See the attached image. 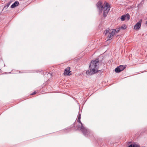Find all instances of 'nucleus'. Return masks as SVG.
Here are the masks:
<instances>
[{
  "instance_id": "nucleus-1",
  "label": "nucleus",
  "mask_w": 147,
  "mask_h": 147,
  "mask_svg": "<svg viewBox=\"0 0 147 147\" xmlns=\"http://www.w3.org/2000/svg\"><path fill=\"white\" fill-rule=\"evenodd\" d=\"M96 6L99 10V14L100 15L103 11V16L104 18L106 17L110 10V6L108 3L105 2L104 4L102 5V3L101 1H99L96 4Z\"/></svg>"
},
{
  "instance_id": "nucleus-2",
  "label": "nucleus",
  "mask_w": 147,
  "mask_h": 147,
  "mask_svg": "<svg viewBox=\"0 0 147 147\" xmlns=\"http://www.w3.org/2000/svg\"><path fill=\"white\" fill-rule=\"evenodd\" d=\"M99 63L98 59L92 60L89 67V69L86 71V74L91 75L97 72L98 71V65H99Z\"/></svg>"
},
{
  "instance_id": "nucleus-3",
  "label": "nucleus",
  "mask_w": 147,
  "mask_h": 147,
  "mask_svg": "<svg viewBox=\"0 0 147 147\" xmlns=\"http://www.w3.org/2000/svg\"><path fill=\"white\" fill-rule=\"evenodd\" d=\"M77 129L81 131L83 134L86 136L88 137L91 134L90 131L87 128L84 127V125H81L77 127Z\"/></svg>"
},
{
  "instance_id": "nucleus-4",
  "label": "nucleus",
  "mask_w": 147,
  "mask_h": 147,
  "mask_svg": "<svg viewBox=\"0 0 147 147\" xmlns=\"http://www.w3.org/2000/svg\"><path fill=\"white\" fill-rule=\"evenodd\" d=\"M126 67V65H120L115 69L116 72L119 73L123 70Z\"/></svg>"
},
{
  "instance_id": "nucleus-5",
  "label": "nucleus",
  "mask_w": 147,
  "mask_h": 147,
  "mask_svg": "<svg viewBox=\"0 0 147 147\" xmlns=\"http://www.w3.org/2000/svg\"><path fill=\"white\" fill-rule=\"evenodd\" d=\"M115 29H111L109 31V34L107 37L108 39L107 40V41L111 39L115 35Z\"/></svg>"
},
{
  "instance_id": "nucleus-6",
  "label": "nucleus",
  "mask_w": 147,
  "mask_h": 147,
  "mask_svg": "<svg viewBox=\"0 0 147 147\" xmlns=\"http://www.w3.org/2000/svg\"><path fill=\"white\" fill-rule=\"evenodd\" d=\"M70 67H67L65 69L63 73L64 75L66 76H70L71 74L70 73L71 71L70 70Z\"/></svg>"
},
{
  "instance_id": "nucleus-7",
  "label": "nucleus",
  "mask_w": 147,
  "mask_h": 147,
  "mask_svg": "<svg viewBox=\"0 0 147 147\" xmlns=\"http://www.w3.org/2000/svg\"><path fill=\"white\" fill-rule=\"evenodd\" d=\"M141 23L142 20H140L135 25L134 28L136 30L138 29L141 26Z\"/></svg>"
},
{
  "instance_id": "nucleus-8",
  "label": "nucleus",
  "mask_w": 147,
  "mask_h": 147,
  "mask_svg": "<svg viewBox=\"0 0 147 147\" xmlns=\"http://www.w3.org/2000/svg\"><path fill=\"white\" fill-rule=\"evenodd\" d=\"M81 118V115L79 114L78 115V119L77 120V122H78L79 124H78V126L77 127H78L79 125H80L81 126V125H83V124L80 121Z\"/></svg>"
},
{
  "instance_id": "nucleus-9",
  "label": "nucleus",
  "mask_w": 147,
  "mask_h": 147,
  "mask_svg": "<svg viewBox=\"0 0 147 147\" xmlns=\"http://www.w3.org/2000/svg\"><path fill=\"white\" fill-rule=\"evenodd\" d=\"M19 4V3L18 1H16L11 6V8H13L17 6H18Z\"/></svg>"
},
{
  "instance_id": "nucleus-10",
  "label": "nucleus",
  "mask_w": 147,
  "mask_h": 147,
  "mask_svg": "<svg viewBox=\"0 0 147 147\" xmlns=\"http://www.w3.org/2000/svg\"><path fill=\"white\" fill-rule=\"evenodd\" d=\"M140 146L139 145L137 144H131L129 145L128 147H140Z\"/></svg>"
},
{
  "instance_id": "nucleus-11",
  "label": "nucleus",
  "mask_w": 147,
  "mask_h": 147,
  "mask_svg": "<svg viewBox=\"0 0 147 147\" xmlns=\"http://www.w3.org/2000/svg\"><path fill=\"white\" fill-rule=\"evenodd\" d=\"M126 26L125 25H123L122 26H121L120 27H119L120 29H122L123 30L125 29L126 28Z\"/></svg>"
},
{
  "instance_id": "nucleus-12",
  "label": "nucleus",
  "mask_w": 147,
  "mask_h": 147,
  "mask_svg": "<svg viewBox=\"0 0 147 147\" xmlns=\"http://www.w3.org/2000/svg\"><path fill=\"white\" fill-rule=\"evenodd\" d=\"M109 29H107L105 30L104 31V34L105 35H106L107 34L109 33Z\"/></svg>"
},
{
  "instance_id": "nucleus-13",
  "label": "nucleus",
  "mask_w": 147,
  "mask_h": 147,
  "mask_svg": "<svg viewBox=\"0 0 147 147\" xmlns=\"http://www.w3.org/2000/svg\"><path fill=\"white\" fill-rule=\"evenodd\" d=\"M124 16H125V18L127 20H128L129 19L130 17V16L129 14L128 13H127L125 15H124Z\"/></svg>"
},
{
  "instance_id": "nucleus-14",
  "label": "nucleus",
  "mask_w": 147,
  "mask_h": 147,
  "mask_svg": "<svg viewBox=\"0 0 147 147\" xmlns=\"http://www.w3.org/2000/svg\"><path fill=\"white\" fill-rule=\"evenodd\" d=\"M125 16L123 15L121 17V20L122 21H123L125 20Z\"/></svg>"
},
{
  "instance_id": "nucleus-15",
  "label": "nucleus",
  "mask_w": 147,
  "mask_h": 147,
  "mask_svg": "<svg viewBox=\"0 0 147 147\" xmlns=\"http://www.w3.org/2000/svg\"><path fill=\"white\" fill-rule=\"evenodd\" d=\"M120 30V28H116L115 30V32H116L117 33H118L119 30Z\"/></svg>"
},
{
  "instance_id": "nucleus-16",
  "label": "nucleus",
  "mask_w": 147,
  "mask_h": 147,
  "mask_svg": "<svg viewBox=\"0 0 147 147\" xmlns=\"http://www.w3.org/2000/svg\"><path fill=\"white\" fill-rule=\"evenodd\" d=\"M9 6L8 5H6L5 6H4L3 9V10H4V9H6L8 7H9Z\"/></svg>"
},
{
  "instance_id": "nucleus-17",
  "label": "nucleus",
  "mask_w": 147,
  "mask_h": 147,
  "mask_svg": "<svg viewBox=\"0 0 147 147\" xmlns=\"http://www.w3.org/2000/svg\"><path fill=\"white\" fill-rule=\"evenodd\" d=\"M36 93V92L35 91L34 92H33L32 94V95H33L34 94H35Z\"/></svg>"
},
{
  "instance_id": "nucleus-18",
  "label": "nucleus",
  "mask_w": 147,
  "mask_h": 147,
  "mask_svg": "<svg viewBox=\"0 0 147 147\" xmlns=\"http://www.w3.org/2000/svg\"><path fill=\"white\" fill-rule=\"evenodd\" d=\"M11 3V2H9V3L7 4L9 6Z\"/></svg>"
},
{
  "instance_id": "nucleus-19",
  "label": "nucleus",
  "mask_w": 147,
  "mask_h": 147,
  "mask_svg": "<svg viewBox=\"0 0 147 147\" xmlns=\"http://www.w3.org/2000/svg\"><path fill=\"white\" fill-rule=\"evenodd\" d=\"M11 3V2H9V3L7 4L9 6Z\"/></svg>"
},
{
  "instance_id": "nucleus-20",
  "label": "nucleus",
  "mask_w": 147,
  "mask_h": 147,
  "mask_svg": "<svg viewBox=\"0 0 147 147\" xmlns=\"http://www.w3.org/2000/svg\"><path fill=\"white\" fill-rule=\"evenodd\" d=\"M146 24H147V22H146Z\"/></svg>"
}]
</instances>
